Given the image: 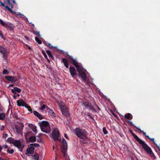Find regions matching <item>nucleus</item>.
Masks as SVG:
<instances>
[{
    "mask_svg": "<svg viewBox=\"0 0 160 160\" xmlns=\"http://www.w3.org/2000/svg\"><path fill=\"white\" fill-rule=\"evenodd\" d=\"M130 132L132 136L141 145L143 149L152 158L155 159L156 157L154 155L151 148L145 143L143 141L140 139L138 136L134 133L132 131H131Z\"/></svg>",
    "mask_w": 160,
    "mask_h": 160,
    "instance_id": "f257e3e1",
    "label": "nucleus"
},
{
    "mask_svg": "<svg viewBox=\"0 0 160 160\" xmlns=\"http://www.w3.org/2000/svg\"><path fill=\"white\" fill-rule=\"evenodd\" d=\"M74 132L78 138L82 139L79 141L80 142L83 144L88 143V133L85 129L77 128L75 129Z\"/></svg>",
    "mask_w": 160,
    "mask_h": 160,
    "instance_id": "f03ea898",
    "label": "nucleus"
},
{
    "mask_svg": "<svg viewBox=\"0 0 160 160\" xmlns=\"http://www.w3.org/2000/svg\"><path fill=\"white\" fill-rule=\"evenodd\" d=\"M39 125L41 131L46 133H48L51 131V128L50 125L48 121H43L38 123Z\"/></svg>",
    "mask_w": 160,
    "mask_h": 160,
    "instance_id": "7ed1b4c3",
    "label": "nucleus"
},
{
    "mask_svg": "<svg viewBox=\"0 0 160 160\" xmlns=\"http://www.w3.org/2000/svg\"><path fill=\"white\" fill-rule=\"evenodd\" d=\"M60 133L58 129L55 128L53 131L52 136L54 141H60L58 139L59 137Z\"/></svg>",
    "mask_w": 160,
    "mask_h": 160,
    "instance_id": "20e7f679",
    "label": "nucleus"
},
{
    "mask_svg": "<svg viewBox=\"0 0 160 160\" xmlns=\"http://www.w3.org/2000/svg\"><path fill=\"white\" fill-rule=\"evenodd\" d=\"M83 105L87 108L93 110L96 112H97L94 106L90 103L88 102L85 101L83 102Z\"/></svg>",
    "mask_w": 160,
    "mask_h": 160,
    "instance_id": "39448f33",
    "label": "nucleus"
},
{
    "mask_svg": "<svg viewBox=\"0 0 160 160\" xmlns=\"http://www.w3.org/2000/svg\"><path fill=\"white\" fill-rule=\"evenodd\" d=\"M60 106L63 115L65 116H69V113L68 109L62 104H60Z\"/></svg>",
    "mask_w": 160,
    "mask_h": 160,
    "instance_id": "423d86ee",
    "label": "nucleus"
},
{
    "mask_svg": "<svg viewBox=\"0 0 160 160\" xmlns=\"http://www.w3.org/2000/svg\"><path fill=\"white\" fill-rule=\"evenodd\" d=\"M67 56L72 61L71 63L73 64L76 68L81 67L80 64H78V63L76 59H73L71 56L68 54H67Z\"/></svg>",
    "mask_w": 160,
    "mask_h": 160,
    "instance_id": "0eeeda50",
    "label": "nucleus"
},
{
    "mask_svg": "<svg viewBox=\"0 0 160 160\" xmlns=\"http://www.w3.org/2000/svg\"><path fill=\"white\" fill-rule=\"evenodd\" d=\"M69 71L72 77L73 78L76 74V71L73 67H70L69 68Z\"/></svg>",
    "mask_w": 160,
    "mask_h": 160,
    "instance_id": "6e6552de",
    "label": "nucleus"
},
{
    "mask_svg": "<svg viewBox=\"0 0 160 160\" xmlns=\"http://www.w3.org/2000/svg\"><path fill=\"white\" fill-rule=\"evenodd\" d=\"M12 92L14 93L13 97L14 98H16L17 96L15 95L16 94V92L18 93L20 92V89L17 87H15L13 89H12Z\"/></svg>",
    "mask_w": 160,
    "mask_h": 160,
    "instance_id": "1a4fd4ad",
    "label": "nucleus"
},
{
    "mask_svg": "<svg viewBox=\"0 0 160 160\" xmlns=\"http://www.w3.org/2000/svg\"><path fill=\"white\" fill-rule=\"evenodd\" d=\"M0 51L1 53L3 55V57L6 58L7 57L6 49L4 47L1 46L0 47Z\"/></svg>",
    "mask_w": 160,
    "mask_h": 160,
    "instance_id": "9d476101",
    "label": "nucleus"
},
{
    "mask_svg": "<svg viewBox=\"0 0 160 160\" xmlns=\"http://www.w3.org/2000/svg\"><path fill=\"white\" fill-rule=\"evenodd\" d=\"M5 78L11 82H15L16 81V78L11 76H6Z\"/></svg>",
    "mask_w": 160,
    "mask_h": 160,
    "instance_id": "9b49d317",
    "label": "nucleus"
},
{
    "mask_svg": "<svg viewBox=\"0 0 160 160\" xmlns=\"http://www.w3.org/2000/svg\"><path fill=\"white\" fill-rule=\"evenodd\" d=\"M34 148L32 146H30L27 149V151L30 154H32L34 152Z\"/></svg>",
    "mask_w": 160,
    "mask_h": 160,
    "instance_id": "f8f14e48",
    "label": "nucleus"
},
{
    "mask_svg": "<svg viewBox=\"0 0 160 160\" xmlns=\"http://www.w3.org/2000/svg\"><path fill=\"white\" fill-rule=\"evenodd\" d=\"M24 136L26 139L27 140L28 137L32 136L33 134V132L30 131H28L27 133L24 132Z\"/></svg>",
    "mask_w": 160,
    "mask_h": 160,
    "instance_id": "ddd939ff",
    "label": "nucleus"
},
{
    "mask_svg": "<svg viewBox=\"0 0 160 160\" xmlns=\"http://www.w3.org/2000/svg\"><path fill=\"white\" fill-rule=\"evenodd\" d=\"M79 76L82 79L83 81H86V76L85 73L84 72L80 73L79 74Z\"/></svg>",
    "mask_w": 160,
    "mask_h": 160,
    "instance_id": "4468645a",
    "label": "nucleus"
},
{
    "mask_svg": "<svg viewBox=\"0 0 160 160\" xmlns=\"http://www.w3.org/2000/svg\"><path fill=\"white\" fill-rule=\"evenodd\" d=\"M33 112L34 114L39 119L41 120L43 118L42 117L38 112L34 111Z\"/></svg>",
    "mask_w": 160,
    "mask_h": 160,
    "instance_id": "2eb2a0df",
    "label": "nucleus"
},
{
    "mask_svg": "<svg viewBox=\"0 0 160 160\" xmlns=\"http://www.w3.org/2000/svg\"><path fill=\"white\" fill-rule=\"evenodd\" d=\"M14 146H16L19 148L20 147V141L19 140H15L13 144Z\"/></svg>",
    "mask_w": 160,
    "mask_h": 160,
    "instance_id": "dca6fc26",
    "label": "nucleus"
},
{
    "mask_svg": "<svg viewBox=\"0 0 160 160\" xmlns=\"http://www.w3.org/2000/svg\"><path fill=\"white\" fill-rule=\"evenodd\" d=\"M28 126L29 127L31 128L33 131L34 132H36L37 130L36 129V126L32 124H29Z\"/></svg>",
    "mask_w": 160,
    "mask_h": 160,
    "instance_id": "f3484780",
    "label": "nucleus"
},
{
    "mask_svg": "<svg viewBox=\"0 0 160 160\" xmlns=\"http://www.w3.org/2000/svg\"><path fill=\"white\" fill-rule=\"evenodd\" d=\"M20 123H18V124H15V128L16 129L17 132L18 134H19L20 132Z\"/></svg>",
    "mask_w": 160,
    "mask_h": 160,
    "instance_id": "a211bd4d",
    "label": "nucleus"
},
{
    "mask_svg": "<svg viewBox=\"0 0 160 160\" xmlns=\"http://www.w3.org/2000/svg\"><path fill=\"white\" fill-rule=\"evenodd\" d=\"M62 61L66 68H68L69 65L67 60L65 58H63L62 59Z\"/></svg>",
    "mask_w": 160,
    "mask_h": 160,
    "instance_id": "6ab92c4d",
    "label": "nucleus"
},
{
    "mask_svg": "<svg viewBox=\"0 0 160 160\" xmlns=\"http://www.w3.org/2000/svg\"><path fill=\"white\" fill-rule=\"evenodd\" d=\"M62 146L61 148H68L67 143L65 139L63 138L62 139Z\"/></svg>",
    "mask_w": 160,
    "mask_h": 160,
    "instance_id": "aec40b11",
    "label": "nucleus"
},
{
    "mask_svg": "<svg viewBox=\"0 0 160 160\" xmlns=\"http://www.w3.org/2000/svg\"><path fill=\"white\" fill-rule=\"evenodd\" d=\"M5 2H7L8 4L11 8H12L13 7V5L12 3V2H13V3L15 2V1L13 0H5Z\"/></svg>",
    "mask_w": 160,
    "mask_h": 160,
    "instance_id": "412c9836",
    "label": "nucleus"
},
{
    "mask_svg": "<svg viewBox=\"0 0 160 160\" xmlns=\"http://www.w3.org/2000/svg\"><path fill=\"white\" fill-rule=\"evenodd\" d=\"M28 105L22 100L21 99V106L24 107L26 108L28 107Z\"/></svg>",
    "mask_w": 160,
    "mask_h": 160,
    "instance_id": "4be33fe9",
    "label": "nucleus"
},
{
    "mask_svg": "<svg viewBox=\"0 0 160 160\" xmlns=\"http://www.w3.org/2000/svg\"><path fill=\"white\" fill-rule=\"evenodd\" d=\"M36 138L35 136H31L29 138V140L31 142H34L36 141Z\"/></svg>",
    "mask_w": 160,
    "mask_h": 160,
    "instance_id": "5701e85b",
    "label": "nucleus"
},
{
    "mask_svg": "<svg viewBox=\"0 0 160 160\" xmlns=\"http://www.w3.org/2000/svg\"><path fill=\"white\" fill-rule=\"evenodd\" d=\"M125 118L129 120H131L132 119V116L130 113H128L125 115Z\"/></svg>",
    "mask_w": 160,
    "mask_h": 160,
    "instance_id": "b1692460",
    "label": "nucleus"
},
{
    "mask_svg": "<svg viewBox=\"0 0 160 160\" xmlns=\"http://www.w3.org/2000/svg\"><path fill=\"white\" fill-rule=\"evenodd\" d=\"M46 53L48 54V56L49 57L52 59L53 60H54V57L53 56V55H52V53L51 52L48 50H47L46 51Z\"/></svg>",
    "mask_w": 160,
    "mask_h": 160,
    "instance_id": "393cba45",
    "label": "nucleus"
},
{
    "mask_svg": "<svg viewBox=\"0 0 160 160\" xmlns=\"http://www.w3.org/2000/svg\"><path fill=\"white\" fill-rule=\"evenodd\" d=\"M68 148H61V151L62 152L64 157H65L66 152L67 151Z\"/></svg>",
    "mask_w": 160,
    "mask_h": 160,
    "instance_id": "a878e982",
    "label": "nucleus"
},
{
    "mask_svg": "<svg viewBox=\"0 0 160 160\" xmlns=\"http://www.w3.org/2000/svg\"><path fill=\"white\" fill-rule=\"evenodd\" d=\"M0 4L2 6H5V8L8 9V10L10 12H12V10L8 6H5L4 5V3H2L0 1Z\"/></svg>",
    "mask_w": 160,
    "mask_h": 160,
    "instance_id": "bb28decb",
    "label": "nucleus"
},
{
    "mask_svg": "<svg viewBox=\"0 0 160 160\" xmlns=\"http://www.w3.org/2000/svg\"><path fill=\"white\" fill-rule=\"evenodd\" d=\"M5 118V114L4 113H2L0 114V120H3Z\"/></svg>",
    "mask_w": 160,
    "mask_h": 160,
    "instance_id": "cd10ccee",
    "label": "nucleus"
},
{
    "mask_svg": "<svg viewBox=\"0 0 160 160\" xmlns=\"http://www.w3.org/2000/svg\"><path fill=\"white\" fill-rule=\"evenodd\" d=\"M14 140L11 138H8V140H7V141L8 142H9L10 143H12V144H13V143L14 142Z\"/></svg>",
    "mask_w": 160,
    "mask_h": 160,
    "instance_id": "c85d7f7f",
    "label": "nucleus"
},
{
    "mask_svg": "<svg viewBox=\"0 0 160 160\" xmlns=\"http://www.w3.org/2000/svg\"><path fill=\"white\" fill-rule=\"evenodd\" d=\"M4 27L10 29V30H12L13 29L12 26L8 25L6 23Z\"/></svg>",
    "mask_w": 160,
    "mask_h": 160,
    "instance_id": "c756f323",
    "label": "nucleus"
},
{
    "mask_svg": "<svg viewBox=\"0 0 160 160\" xmlns=\"http://www.w3.org/2000/svg\"><path fill=\"white\" fill-rule=\"evenodd\" d=\"M33 157L35 160H38L39 158V155L37 154L34 155Z\"/></svg>",
    "mask_w": 160,
    "mask_h": 160,
    "instance_id": "7c9ffc66",
    "label": "nucleus"
},
{
    "mask_svg": "<svg viewBox=\"0 0 160 160\" xmlns=\"http://www.w3.org/2000/svg\"><path fill=\"white\" fill-rule=\"evenodd\" d=\"M35 40L37 41V42L39 44H41L42 43V42L37 37H36L35 38Z\"/></svg>",
    "mask_w": 160,
    "mask_h": 160,
    "instance_id": "2f4dec72",
    "label": "nucleus"
},
{
    "mask_svg": "<svg viewBox=\"0 0 160 160\" xmlns=\"http://www.w3.org/2000/svg\"><path fill=\"white\" fill-rule=\"evenodd\" d=\"M32 147H37L38 146H39V144L38 143H32L30 144V145Z\"/></svg>",
    "mask_w": 160,
    "mask_h": 160,
    "instance_id": "473e14b6",
    "label": "nucleus"
},
{
    "mask_svg": "<svg viewBox=\"0 0 160 160\" xmlns=\"http://www.w3.org/2000/svg\"><path fill=\"white\" fill-rule=\"evenodd\" d=\"M48 112L49 114L50 115H55L54 112L51 109Z\"/></svg>",
    "mask_w": 160,
    "mask_h": 160,
    "instance_id": "72a5a7b5",
    "label": "nucleus"
},
{
    "mask_svg": "<svg viewBox=\"0 0 160 160\" xmlns=\"http://www.w3.org/2000/svg\"><path fill=\"white\" fill-rule=\"evenodd\" d=\"M146 137L148 138V139H149L151 141H152L154 144H156L155 143V142L154 141V138H151L149 137L148 135H146Z\"/></svg>",
    "mask_w": 160,
    "mask_h": 160,
    "instance_id": "f704fd0d",
    "label": "nucleus"
},
{
    "mask_svg": "<svg viewBox=\"0 0 160 160\" xmlns=\"http://www.w3.org/2000/svg\"><path fill=\"white\" fill-rule=\"evenodd\" d=\"M102 130L104 134H107L108 133V131L106 130L105 127H104L102 128Z\"/></svg>",
    "mask_w": 160,
    "mask_h": 160,
    "instance_id": "c9c22d12",
    "label": "nucleus"
},
{
    "mask_svg": "<svg viewBox=\"0 0 160 160\" xmlns=\"http://www.w3.org/2000/svg\"><path fill=\"white\" fill-rule=\"evenodd\" d=\"M14 149H12L11 150H10L9 149H8L7 150V152L8 153L11 154L13 153L14 152Z\"/></svg>",
    "mask_w": 160,
    "mask_h": 160,
    "instance_id": "e433bc0d",
    "label": "nucleus"
},
{
    "mask_svg": "<svg viewBox=\"0 0 160 160\" xmlns=\"http://www.w3.org/2000/svg\"><path fill=\"white\" fill-rule=\"evenodd\" d=\"M80 67H79L78 68H77V71H78V72H79V74L80 73H81L82 72H83L82 70V69H81V68H80Z\"/></svg>",
    "mask_w": 160,
    "mask_h": 160,
    "instance_id": "4c0bfd02",
    "label": "nucleus"
},
{
    "mask_svg": "<svg viewBox=\"0 0 160 160\" xmlns=\"http://www.w3.org/2000/svg\"><path fill=\"white\" fill-rule=\"evenodd\" d=\"M2 73L4 74H8L9 73V72L6 69H4Z\"/></svg>",
    "mask_w": 160,
    "mask_h": 160,
    "instance_id": "58836bf2",
    "label": "nucleus"
},
{
    "mask_svg": "<svg viewBox=\"0 0 160 160\" xmlns=\"http://www.w3.org/2000/svg\"><path fill=\"white\" fill-rule=\"evenodd\" d=\"M20 15H21V18H23V19L26 21L28 20L27 18L26 17L24 16V15H23L21 13Z\"/></svg>",
    "mask_w": 160,
    "mask_h": 160,
    "instance_id": "ea45409f",
    "label": "nucleus"
},
{
    "mask_svg": "<svg viewBox=\"0 0 160 160\" xmlns=\"http://www.w3.org/2000/svg\"><path fill=\"white\" fill-rule=\"evenodd\" d=\"M0 24H1L2 26H5L6 23L2 21L0 19Z\"/></svg>",
    "mask_w": 160,
    "mask_h": 160,
    "instance_id": "a19ab883",
    "label": "nucleus"
},
{
    "mask_svg": "<svg viewBox=\"0 0 160 160\" xmlns=\"http://www.w3.org/2000/svg\"><path fill=\"white\" fill-rule=\"evenodd\" d=\"M46 108V106L45 104H43L40 108V110H43L44 109H45Z\"/></svg>",
    "mask_w": 160,
    "mask_h": 160,
    "instance_id": "79ce46f5",
    "label": "nucleus"
},
{
    "mask_svg": "<svg viewBox=\"0 0 160 160\" xmlns=\"http://www.w3.org/2000/svg\"><path fill=\"white\" fill-rule=\"evenodd\" d=\"M42 54H43L44 57L46 58H47V54H46V53H45V52L43 51H42Z\"/></svg>",
    "mask_w": 160,
    "mask_h": 160,
    "instance_id": "37998d69",
    "label": "nucleus"
},
{
    "mask_svg": "<svg viewBox=\"0 0 160 160\" xmlns=\"http://www.w3.org/2000/svg\"><path fill=\"white\" fill-rule=\"evenodd\" d=\"M27 108L28 109V110L31 113H32V109L28 105V107L27 108Z\"/></svg>",
    "mask_w": 160,
    "mask_h": 160,
    "instance_id": "c03bdc74",
    "label": "nucleus"
},
{
    "mask_svg": "<svg viewBox=\"0 0 160 160\" xmlns=\"http://www.w3.org/2000/svg\"><path fill=\"white\" fill-rule=\"evenodd\" d=\"M48 44V47L50 49H51L54 48V47L51 45L50 43Z\"/></svg>",
    "mask_w": 160,
    "mask_h": 160,
    "instance_id": "a18cd8bd",
    "label": "nucleus"
},
{
    "mask_svg": "<svg viewBox=\"0 0 160 160\" xmlns=\"http://www.w3.org/2000/svg\"><path fill=\"white\" fill-rule=\"evenodd\" d=\"M42 135V133H39L38 134V137L40 138V141H39L38 140V142H40L41 141V139H40V137Z\"/></svg>",
    "mask_w": 160,
    "mask_h": 160,
    "instance_id": "49530a36",
    "label": "nucleus"
},
{
    "mask_svg": "<svg viewBox=\"0 0 160 160\" xmlns=\"http://www.w3.org/2000/svg\"><path fill=\"white\" fill-rule=\"evenodd\" d=\"M25 46L30 50H32L31 48V47L28 44H26Z\"/></svg>",
    "mask_w": 160,
    "mask_h": 160,
    "instance_id": "de8ad7c7",
    "label": "nucleus"
},
{
    "mask_svg": "<svg viewBox=\"0 0 160 160\" xmlns=\"http://www.w3.org/2000/svg\"><path fill=\"white\" fill-rule=\"evenodd\" d=\"M128 123L131 125V126H134L135 127V126H134L133 124L132 123V122L129 121H128Z\"/></svg>",
    "mask_w": 160,
    "mask_h": 160,
    "instance_id": "09e8293b",
    "label": "nucleus"
},
{
    "mask_svg": "<svg viewBox=\"0 0 160 160\" xmlns=\"http://www.w3.org/2000/svg\"><path fill=\"white\" fill-rule=\"evenodd\" d=\"M135 127L137 129H138L139 131L140 132H143V131H142L140 128H137V127H136V126H135Z\"/></svg>",
    "mask_w": 160,
    "mask_h": 160,
    "instance_id": "8fccbe9b",
    "label": "nucleus"
},
{
    "mask_svg": "<svg viewBox=\"0 0 160 160\" xmlns=\"http://www.w3.org/2000/svg\"><path fill=\"white\" fill-rule=\"evenodd\" d=\"M37 32V35L39 37H40L41 36V35H40V33L39 32Z\"/></svg>",
    "mask_w": 160,
    "mask_h": 160,
    "instance_id": "3c124183",
    "label": "nucleus"
},
{
    "mask_svg": "<svg viewBox=\"0 0 160 160\" xmlns=\"http://www.w3.org/2000/svg\"><path fill=\"white\" fill-rule=\"evenodd\" d=\"M17 103L18 104V105L20 106V100H18L17 101Z\"/></svg>",
    "mask_w": 160,
    "mask_h": 160,
    "instance_id": "603ef678",
    "label": "nucleus"
},
{
    "mask_svg": "<svg viewBox=\"0 0 160 160\" xmlns=\"http://www.w3.org/2000/svg\"><path fill=\"white\" fill-rule=\"evenodd\" d=\"M64 136L67 139H68V137L67 136V135L66 133H64Z\"/></svg>",
    "mask_w": 160,
    "mask_h": 160,
    "instance_id": "864d4df0",
    "label": "nucleus"
},
{
    "mask_svg": "<svg viewBox=\"0 0 160 160\" xmlns=\"http://www.w3.org/2000/svg\"><path fill=\"white\" fill-rule=\"evenodd\" d=\"M43 43L46 46H48V44L49 43H48L47 42H46L45 41H44V42H43Z\"/></svg>",
    "mask_w": 160,
    "mask_h": 160,
    "instance_id": "5fc2aeb1",
    "label": "nucleus"
},
{
    "mask_svg": "<svg viewBox=\"0 0 160 160\" xmlns=\"http://www.w3.org/2000/svg\"><path fill=\"white\" fill-rule=\"evenodd\" d=\"M95 106L98 109V110L99 111L101 109L96 104H95Z\"/></svg>",
    "mask_w": 160,
    "mask_h": 160,
    "instance_id": "6e6d98bb",
    "label": "nucleus"
},
{
    "mask_svg": "<svg viewBox=\"0 0 160 160\" xmlns=\"http://www.w3.org/2000/svg\"><path fill=\"white\" fill-rule=\"evenodd\" d=\"M0 36H1V37L2 38H4V36H3V35L2 34L1 32H0Z\"/></svg>",
    "mask_w": 160,
    "mask_h": 160,
    "instance_id": "4d7b16f0",
    "label": "nucleus"
},
{
    "mask_svg": "<svg viewBox=\"0 0 160 160\" xmlns=\"http://www.w3.org/2000/svg\"><path fill=\"white\" fill-rule=\"evenodd\" d=\"M24 38H25V39L27 40V41H29V38L28 37H27V36H25L24 37Z\"/></svg>",
    "mask_w": 160,
    "mask_h": 160,
    "instance_id": "13d9d810",
    "label": "nucleus"
},
{
    "mask_svg": "<svg viewBox=\"0 0 160 160\" xmlns=\"http://www.w3.org/2000/svg\"><path fill=\"white\" fill-rule=\"evenodd\" d=\"M46 108L48 112V111H49L51 109L50 108L48 107H46Z\"/></svg>",
    "mask_w": 160,
    "mask_h": 160,
    "instance_id": "bf43d9fd",
    "label": "nucleus"
},
{
    "mask_svg": "<svg viewBox=\"0 0 160 160\" xmlns=\"http://www.w3.org/2000/svg\"><path fill=\"white\" fill-rule=\"evenodd\" d=\"M3 147L5 148H8V147L7 145H3Z\"/></svg>",
    "mask_w": 160,
    "mask_h": 160,
    "instance_id": "052dcab7",
    "label": "nucleus"
},
{
    "mask_svg": "<svg viewBox=\"0 0 160 160\" xmlns=\"http://www.w3.org/2000/svg\"><path fill=\"white\" fill-rule=\"evenodd\" d=\"M20 125H21V127L22 128V127H24V125L23 123L21 122Z\"/></svg>",
    "mask_w": 160,
    "mask_h": 160,
    "instance_id": "680f3d73",
    "label": "nucleus"
},
{
    "mask_svg": "<svg viewBox=\"0 0 160 160\" xmlns=\"http://www.w3.org/2000/svg\"><path fill=\"white\" fill-rule=\"evenodd\" d=\"M155 145H156L157 147L158 148V149L159 148H160V144L159 146H158L157 144H156Z\"/></svg>",
    "mask_w": 160,
    "mask_h": 160,
    "instance_id": "e2e57ef3",
    "label": "nucleus"
},
{
    "mask_svg": "<svg viewBox=\"0 0 160 160\" xmlns=\"http://www.w3.org/2000/svg\"><path fill=\"white\" fill-rule=\"evenodd\" d=\"M112 114L116 118L117 117V115L115 114L114 113H113V114Z\"/></svg>",
    "mask_w": 160,
    "mask_h": 160,
    "instance_id": "0e129e2a",
    "label": "nucleus"
},
{
    "mask_svg": "<svg viewBox=\"0 0 160 160\" xmlns=\"http://www.w3.org/2000/svg\"><path fill=\"white\" fill-rule=\"evenodd\" d=\"M143 132V134L144 135H145V136L146 137V135H147L146 134V133L144 132L143 131V132Z\"/></svg>",
    "mask_w": 160,
    "mask_h": 160,
    "instance_id": "69168bd1",
    "label": "nucleus"
},
{
    "mask_svg": "<svg viewBox=\"0 0 160 160\" xmlns=\"http://www.w3.org/2000/svg\"><path fill=\"white\" fill-rule=\"evenodd\" d=\"M2 149V146H0V152H1V150Z\"/></svg>",
    "mask_w": 160,
    "mask_h": 160,
    "instance_id": "338daca9",
    "label": "nucleus"
},
{
    "mask_svg": "<svg viewBox=\"0 0 160 160\" xmlns=\"http://www.w3.org/2000/svg\"><path fill=\"white\" fill-rule=\"evenodd\" d=\"M47 60V61L49 62V63L50 62V61L48 59V58H46Z\"/></svg>",
    "mask_w": 160,
    "mask_h": 160,
    "instance_id": "774afa93",
    "label": "nucleus"
}]
</instances>
